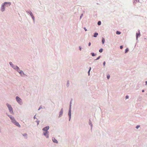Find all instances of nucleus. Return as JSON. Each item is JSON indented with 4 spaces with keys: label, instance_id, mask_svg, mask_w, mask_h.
Wrapping results in <instances>:
<instances>
[{
    "label": "nucleus",
    "instance_id": "dca6fc26",
    "mask_svg": "<svg viewBox=\"0 0 147 147\" xmlns=\"http://www.w3.org/2000/svg\"><path fill=\"white\" fill-rule=\"evenodd\" d=\"M98 34L97 33V32H95V33L94 34V36H93L94 37H96L98 35Z\"/></svg>",
    "mask_w": 147,
    "mask_h": 147
},
{
    "label": "nucleus",
    "instance_id": "a19ab883",
    "mask_svg": "<svg viewBox=\"0 0 147 147\" xmlns=\"http://www.w3.org/2000/svg\"><path fill=\"white\" fill-rule=\"evenodd\" d=\"M146 85H147V81L146 82Z\"/></svg>",
    "mask_w": 147,
    "mask_h": 147
},
{
    "label": "nucleus",
    "instance_id": "ddd939ff",
    "mask_svg": "<svg viewBox=\"0 0 147 147\" xmlns=\"http://www.w3.org/2000/svg\"><path fill=\"white\" fill-rule=\"evenodd\" d=\"M22 135L24 136V137H25V138H27V134H26V133H25V134H22Z\"/></svg>",
    "mask_w": 147,
    "mask_h": 147
},
{
    "label": "nucleus",
    "instance_id": "4be33fe9",
    "mask_svg": "<svg viewBox=\"0 0 147 147\" xmlns=\"http://www.w3.org/2000/svg\"><path fill=\"white\" fill-rule=\"evenodd\" d=\"M91 54L93 57L94 56L96 55L95 54L93 53H91Z\"/></svg>",
    "mask_w": 147,
    "mask_h": 147
},
{
    "label": "nucleus",
    "instance_id": "f257e3e1",
    "mask_svg": "<svg viewBox=\"0 0 147 147\" xmlns=\"http://www.w3.org/2000/svg\"><path fill=\"white\" fill-rule=\"evenodd\" d=\"M49 129V126H47L44 128L42 129V130L43 131V134L46 137L48 138H49V132L48 131V130Z\"/></svg>",
    "mask_w": 147,
    "mask_h": 147
},
{
    "label": "nucleus",
    "instance_id": "79ce46f5",
    "mask_svg": "<svg viewBox=\"0 0 147 147\" xmlns=\"http://www.w3.org/2000/svg\"><path fill=\"white\" fill-rule=\"evenodd\" d=\"M142 92H144V90H142Z\"/></svg>",
    "mask_w": 147,
    "mask_h": 147
},
{
    "label": "nucleus",
    "instance_id": "2f4dec72",
    "mask_svg": "<svg viewBox=\"0 0 147 147\" xmlns=\"http://www.w3.org/2000/svg\"><path fill=\"white\" fill-rule=\"evenodd\" d=\"M129 98V96L128 95H127L125 97V99H127Z\"/></svg>",
    "mask_w": 147,
    "mask_h": 147
},
{
    "label": "nucleus",
    "instance_id": "473e14b6",
    "mask_svg": "<svg viewBox=\"0 0 147 147\" xmlns=\"http://www.w3.org/2000/svg\"><path fill=\"white\" fill-rule=\"evenodd\" d=\"M140 126L139 125H137L136 127V128L137 129H138L139 127H140Z\"/></svg>",
    "mask_w": 147,
    "mask_h": 147
},
{
    "label": "nucleus",
    "instance_id": "a211bd4d",
    "mask_svg": "<svg viewBox=\"0 0 147 147\" xmlns=\"http://www.w3.org/2000/svg\"><path fill=\"white\" fill-rule=\"evenodd\" d=\"M31 17L32 18V20H33V21L34 22H35V19L34 16V15H33L32 16H31Z\"/></svg>",
    "mask_w": 147,
    "mask_h": 147
},
{
    "label": "nucleus",
    "instance_id": "5701e85b",
    "mask_svg": "<svg viewBox=\"0 0 147 147\" xmlns=\"http://www.w3.org/2000/svg\"><path fill=\"white\" fill-rule=\"evenodd\" d=\"M121 32H120L117 31L116 32V33L117 34H121Z\"/></svg>",
    "mask_w": 147,
    "mask_h": 147
},
{
    "label": "nucleus",
    "instance_id": "c9c22d12",
    "mask_svg": "<svg viewBox=\"0 0 147 147\" xmlns=\"http://www.w3.org/2000/svg\"><path fill=\"white\" fill-rule=\"evenodd\" d=\"M84 29L85 31H86L87 30V29L85 27H84Z\"/></svg>",
    "mask_w": 147,
    "mask_h": 147
},
{
    "label": "nucleus",
    "instance_id": "2eb2a0df",
    "mask_svg": "<svg viewBox=\"0 0 147 147\" xmlns=\"http://www.w3.org/2000/svg\"><path fill=\"white\" fill-rule=\"evenodd\" d=\"M105 42V39L103 37H102V44H103Z\"/></svg>",
    "mask_w": 147,
    "mask_h": 147
},
{
    "label": "nucleus",
    "instance_id": "9b49d317",
    "mask_svg": "<svg viewBox=\"0 0 147 147\" xmlns=\"http://www.w3.org/2000/svg\"><path fill=\"white\" fill-rule=\"evenodd\" d=\"M26 12L27 13H29L30 15V16L31 17L33 15V13L31 11H26Z\"/></svg>",
    "mask_w": 147,
    "mask_h": 147
},
{
    "label": "nucleus",
    "instance_id": "a878e982",
    "mask_svg": "<svg viewBox=\"0 0 147 147\" xmlns=\"http://www.w3.org/2000/svg\"><path fill=\"white\" fill-rule=\"evenodd\" d=\"M101 22L100 21H99L98 22V25H101Z\"/></svg>",
    "mask_w": 147,
    "mask_h": 147
},
{
    "label": "nucleus",
    "instance_id": "9d476101",
    "mask_svg": "<svg viewBox=\"0 0 147 147\" xmlns=\"http://www.w3.org/2000/svg\"><path fill=\"white\" fill-rule=\"evenodd\" d=\"M5 7L2 4H1V11L3 12L5 10Z\"/></svg>",
    "mask_w": 147,
    "mask_h": 147
},
{
    "label": "nucleus",
    "instance_id": "cd10ccee",
    "mask_svg": "<svg viewBox=\"0 0 147 147\" xmlns=\"http://www.w3.org/2000/svg\"><path fill=\"white\" fill-rule=\"evenodd\" d=\"M42 109V106H40L39 107V108H38V111H39V110H40L41 109Z\"/></svg>",
    "mask_w": 147,
    "mask_h": 147
},
{
    "label": "nucleus",
    "instance_id": "6ab92c4d",
    "mask_svg": "<svg viewBox=\"0 0 147 147\" xmlns=\"http://www.w3.org/2000/svg\"><path fill=\"white\" fill-rule=\"evenodd\" d=\"M140 36V32H139V33L136 34V38H137L138 36Z\"/></svg>",
    "mask_w": 147,
    "mask_h": 147
},
{
    "label": "nucleus",
    "instance_id": "b1692460",
    "mask_svg": "<svg viewBox=\"0 0 147 147\" xmlns=\"http://www.w3.org/2000/svg\"><path fill=\"white\" fill-rule=\"evenodd\" d=\"M36 122L37 123V125H39L40 121L37 120Z\"/></svg>",
    "mask_w": 147,
    "mask_h": 147
},
{
    "label": "nucleus",
    "instance_id": "6e6552de",
    "mask_svg": "<svg viewBox=\"0 0 147 147\" xmlns=\"http://www.w3.org/2000/svg\"><path fill=\"white\" fill-rule=\"evenodd\" d=\"M71 102H70V107L68 113V115L69 117H71Z\"/></svg>",
    "mask_w": 147,
    "mask_h": 147
},
{
    "label": "nucleus",
    "instance_id": "f03ea898",
    "mask_svg": "<svg viewBox=\"0 0 147 147\" xmlns=\"http://www.w3.org/2000/svg\"><path fill=\"white\" fill-rule=\"evenodd\" d=\"M7 115L9 117L11 120V121L15 125L19 127H20L21 126L18 122H17L15 119L14 117L11 115Z\"/></svg>",
    "mask_w": 147,
    "mask_h": 147
},
{
    "label": "nucleus",
    "instance_id": "7c9ffc66",
    "mask_svg": "<svg viewBox=\"0 0 147 147\" xmlns=\"http://www.w3.org/2000/svg\"><path fill=\"white\" fill-rule=\"evenodd\" d=\"M79 50H80V51H81V50H82V47H81L80 46L79 47Z\"/></svg>",
    "mask_w": 147,
    "mask_h": 147
},
{
    "label": "nucleus",
    "instance_id": "c85d7f7f",
    "mask_svg": "<svg viewBox=\"0 0 147 147\" xmlns=\"http://www.w3.org/2000/svg\"><path fill=\"white\" fill-rule=\"evenodd\" d=\"M100 56H99L96 59H95V60H98L100 58Z\"/></svg>",
    "mask_w": 147,
    "mask_h": 147
},
{
    "label": "nucleus",
    "instance_id": "4c0bfd02",
    "mask_svg": "<svg viewBox=\"0 0 147 147\" xmlns=\"http://www.w3.org/2000/svg\"><path fill=\"white\" fill-rule=\"evenodd\" d=\"M91 43L90 42H89L88 43V46H90L91 45Z\"/></svg>",
    "mask_w": 147,
    "mask_h": 147
},
{
    "label": "nucleus",
    "instance_id": "72a5a7b5",
    "mask_svg": "<svg viewBox=\"0 0 147 147\" xmlns=\"http://www.w3.org/2000/svg\"><path fill=\"white\" fill-rule=\"evenodd\" d=\"M106 64V62L105 61H104L103 63V65L104 66H105Z\"/></svg>",
    "mask_w": 147,
    "mask_h": 147
},
{
    "label": "nucleus",
    "instance_id": "f8f14e48",
    "mask_svg": "<svg viewBox=\"0 0 147 147\" xmlns=\"http://www.w3.org/2000/svg\"><path fill=\"white\" fill-rule=\"evenodd\" d=\"M52 140L54 142L56 143H58V141L55 138H52Z\"/></svg>",
    "mask_w": 147,
    "mask_h": 147
},
{
    "label": "nucleus",
    "instance_id": "c756f323",
    "mask_svg": "<svg viewBox=\"0 0 147 147\" xmlns=\"http://www.w3.org/2000/svg\"><path fill=\"white\" fill-rule=\"evenodd\" d=\"M135 1H136V2H138L139 0H134V3H136Z\"/></svg>",
    "mask_w": 147,
    "mask_h": 147
},
{
    "label": "nucleus",
    "instance_id": "1a4fd4ad",
    "mask_svg": "<svg viewBox=\"0 0 147 147\" xmlns=\"http://www.w3.org/2000/svg\"><path fill=\"white\" fill-rule=\"evenodd\" d=\"M63 108H62L60 112H59V115L58 116L59 118H60L62 116L63 114Z\"/></svg>",
    "mask_w": 147,
    "mask_h": 147
},
{
    "label": "nucleus",
    "instance_id": "7ed1b4c3",
    "mask_svg": "<svg viewBox=\"0 0 147 147\" xmlns=\"http://www.w3.org/2000/svg\"><path fill=\"white\" fill-rule=\"evenodd\" d=\"M6 105L10 113L11 114H14L13 109L11 105L7 103H6Z\"/></svg>",
    "mask_w": 147,
    "mask_h": 147
},
{
    "label": "nucleus",
    "instance_id": "423d86ee",
    "mask_svg": "<svg viewBox=\"0 0 147 147\" xmlns=\"http://www.w3.org/2000/svg\"><path fill=\"white\" fill-rule=\"evenodd\" d=\"M9 63L11 67L16 71L18 68H19V67L18 66L14 65L11 62H10Z\"/></svg>",
    "mask_w": 147,
    "mask_h": 147
},
{
    "label": "nucleus",
    "instance_id": "bb28decb",
    "mask_svg": "<svg viewBox=\"0 0 147 147\" xmlns=\"http://www.w3.org/2000/svg\"><path fill=\"white\" fill-rule=\"evenodd\" d=\"M110 78V76L109 75H107V78L108 79H109Z\"/></svg>",
    "mask_w": 147,
    "mask_h": 147
},
{
    "label": "nucleus",
    "instance_id": "f704fd0d",
    "mask_svg": "<svg viewBox=\"0 0 147 147\" xmlns=\"http://www.w3.org/2000/svg\"><path fill=\"white\" fill-rule=\"evenodd\" d=\"M83 16V14H82L81 15V16H80V19H81L82 18V16Z\"/></svg>",
    "mask_w": 147,
    "mask_h": 147
},
{
    "label": "nucleus",
    "instance_id": "f3484780",
    "mask_svg": "<svg viewBox=\"0 0 147 147\" xmlns=\"http://www.w3.org/2000/svg\"><path fill=\"white\" fill-rule=\"evenodd\" d=\"M89 124L90 125L91 127L92 128V124L91 121L90 120H89Z\"/></svg>",
    "mask_w": 147,
    "mask_h": 147
},
{
    "label": "nucleus",
    "instance_id": "412c9836",
    "mask_svg": "<svg viewBox=\"0 0 147 147\" xmlns=\"http://www.w3.org/2000/svg\"><path fill=\"white\" fill-rule=\"evenodd\" d=\"M99 51L100 53H101L103 51V49H100L99 50Z\"/></svg>",
    "mask_w": 147,
    "mask_h": 147
},
{
    "label": "nucleus",
    "instance_id": "4468645a",
    "mask_svg": "<svg viewBox=\"0 0 147 147\" xmlns=\"http://www.w3.org/2000/svg\"><path fill=\"white\" fill-rule=\"evenodd\" d=\"M69 80H68L67 82V84H66V86L68 87H69Z\"/></svg>",
    "mask_w": 147,
    "mask_h": 147
},
{
    "label": "nucleus",
    "instance_id": "58836bf2",
    "mask_svg": "<svg viewBox=\"0 0 147 147\" xmlns=\"http://www.w3.org/2000/svg\"><path fill=\"white\" fill-rule=\"evenodd\" d=\"M34 119H37L36 118V115H35V116H34Z\"/></svg>",
    "mask_w": 147,
    "mask_h": 147
},
{
    "label": "nucleus",
    "instance_id": "20e7f679",
    "mask_svg": "<svg viewBox=\"0 0 147 147\" xmlns=\"http://www.w3.org/2000/svg\"><path fill=\"white\" fill-rule=\"evenodd\" d=\"M16 71L20 74L21 77H24L25 76H26V74H24L23 71L22 70H20L19 67L18 68Z\"/></svg>",
    "mask_w": 147,
    "mask_h": 147
},
{
    "label": "nucleus",
    "instance_id": "e433bc0d",
    "mask_svg": "<svg viewBox=\"0 0 147 147\" xmlns=\"http://www.w3.org/2000/svg\"><path fill=\"white\" fill-rule=\"evenodd\" d=\"M123 46H120V49H123Z\"/></svg>",
    "mask_w": 147,
    "mask_h": 147
},
{
    "label": "nucleus",
    "instance_id": "39448f33",
    "mask_svg": "<svg viewBox=\"0 0 147 147\" xmlns=\"http://www.w3.org/2000/svg\"><path fill=\"white\" fill-rule=\"evenodd\" d=\"M16 100L18 103L20 105L22 104L23 102L22 99L19 96H17L16 97Z\"/></svg>",
    "mask_w": 147,
    "mask_h": 147
},
{
    "label": "nucleus",
    "instance_id": "ea45409f",
    "mask_svg": "<svg viewBox=\"0 0 147 147\" xmlns=\"http://www.w3.org/2000/svg\"><path fill=\"white\" fill-rule=\"evenodd\" d=\"M71 117L70 118V117H69V121H70V119H71Z\"/></svg>",
    "mask_w": 147,
    "mask_h": 147
},
{
    "label": "nucleus",
    "instance_id": "393cba45",
    "mask_svg": "<svg viewBox=\"0 0 147 147\" xmlns=\"http://www.w3.org/2000/svg\"><path fill=\"white\" fill-rule=\"evenodd\" d=\"M129 51V49L128 48H127L125 50V53H126Z\"/></svg>",
    "mask_w": 147,
    "mask_h": 147
},
{
    "label": "nucleus",
    "instance_id": "0eeeda50",
    "mask_svg": "<svg viewBox=\"0 0 147 147\" xmlns=\"http://www.w3.org/2000/svg\"><path fill=\"white\" fill-rule=\"evenodd\" d=\"M5 7H8L11 5V3L10 2H5L2 4Z\"/></svg>",
    "mask_w": 147,
    "mask_h": 147
},
{
    "label": "nucleus",
    "instance_id": "aec40b11",
    "mask_svg": "<svg viewBox=\"0 0 147 147\" xmlns=\"http://www.w3.org/2000/svg\"><path fill=\"white\" fill-rule=\"evenodd\" d=\"M91 69V67H90V68H89V69L88 71V75L89 76L90 75V71Z\"/></svg>",
    "mask_w": 147,
    "mask_h": 147
}]
</instances>
